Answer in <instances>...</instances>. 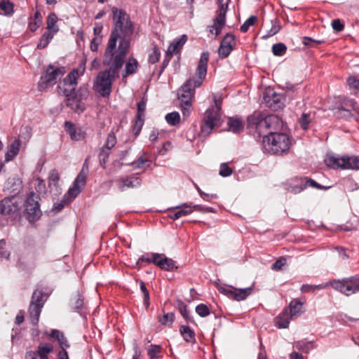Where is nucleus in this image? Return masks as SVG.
<instances>
[{
  "mask_svg": "<svg viewBox=\"0 0 359 359\" xmlns=\"http://www.w3.org/2000/svg\"><path fill=\"white\" fill-rule=\"evenodd\" d=\"M111 12L112 27L104 52L126 59L130 48L135 25L125 10L112 7Z\"/></svg>",
  "mask_w": 359,
  "mask_h": 359,
  "instance_id": "1",
  "label": "nucleus"
},
{
  "mask_svg": "<svg viewBox=\"0 0 359 359\" xmlns=\"http://www.w3.org/2000/svg\"><path fill=\"white\" fill-rule=\"evenodd\" d=\"M86 71V60H84L77 69H73L63 80L64 89L61 86H58L60 93L62 92L66 97V104L76 113H81L86 109L83 100H86L89 95L87 88L81 87L76 90L75 86L77 79L82 76Z\"/></svg>",
  "mask_w": 359,
  "mask_h": 359,
  "instance_id": "2",
  "label": "nucleus"
},
{
  "mask_svg": "<svg viewBox=\"0 0 359 359\" xmlns=\"http://www.w3.org/2000/svg\"><path fill=\"white\" fill-rule=\"evenodd\" d=\"M126 59L111 53L104 52L102 64L106 67L100 71L94 80L93 88L102 97H108L112 90V84L119 77L121 69Z\"/></svg>",
  "mask_w": 359,
  "mask_h": 359,
  "instance_id": "3",
  "label": "nucleus"
},
{
  "mask_svg": "<svg viewBox=\"0 0 359 359\" xmlns=\"http://www.w3.org/2000/svg\"><path fill=\"white\" fill-rule=\"evenodd\" d=\"M209 60V53L203 52L198 61L196 69V78L195 79H189L178 90V99L180 102H192L194 95L195 88L199 87L207 74L208 62Z\"/></svg>",
  "mask_w": 359,
  "mask_h": 359,
  "instance_id": "4",
  "label": "nucleus"
},
{
  "mask_svg": "<svg viewBox=\"0 0 359 359\" xmlns=\"http://www.w3.org/2000/svg\"><path fill=\"white\" fill-rule=\"evenodd\" d=\"M291 146V139L285 133H271L264 135L263 147L266 152L274 155L287 154Z\"/></svg>",
  "mask_w": 359,
  "mask_h": 359,
  "instance_id": "5",
  "label": "nucleus"
},
{
  "mask_svg": "<svg viewBox=\"0 0 359 359\" xmlns=\"http://www.w3.org/2000/svg\"><path fill=\"white\" fill-rule=\"evenodd\" d=\"M330 285L335 290L346 296H351L359 292V276H354L342 279H334L329 283L320 285H313L314 292L323 290Z\"/></svg>",
  "mask_w": 359,
  "mask_h": 359,
  "instance_id": "6",
  "label": "nucleus"
},
{
  "mask_svg": "<svg viewBox=\"0 0 359 359\" xmlns=\"http://www.w3.org/2000/svg\"><path fill=\"white\" fill-rule=\"evenodd\" d=\"M215 105L204 113L201 124V132L204 136L209 135L215 128L222 125L221 101L214 97Z\"/></svg>",
  "mask_w": 359,
  "mask_h": 359,
  "instance_id": "7",
  "label": "nucleus"
},
{
  "mask_svg": "<svg viewBox=\"0 0 359 359\" xmlns=\"http://www.w3.org/2000/svg\"><path fill=\"white\" fill-rule=\"evenodd\" d=\"M58 343L62 348V351L59 352L60 359H69L67 352L65 348L69 346L67 339L64 334H62V337L59 339ZM53 346L50 344H43L38 346L36 351H29L26 353L25 359H50L49 355L53 353Z\"/></svg>",
  "mask_w": 359,
  "mask_h": 359,
  "instance_id": "8",
  "label": "nucleus"
},
{
  "mask_svg": "<svg viewBox=\"0 0 359 359\" xmlns=\"http://www.w3.org/2000/svg\"><path fill=\"white\" fill-rule=\"evenodd\" d=\"M325 162L327 166L333 169H359V156H339L334 154H330L327 155Z\"/></svg>",
  "mask_w": 359,
  "mask_h": 359,
  "instance_id": "9",
  "label": "nucleus"
},
{
  "mask_svg": "<svg viewBox=\"0 0 359 359\" xmlns=\"http://www.w3.org/2000/svg\"><path fill=\"white\" fill-rule=\"evenodd\" d=\"M66 71L65 67H55L50 65L46 71L44 75L41 76V81L39 83V88L44 89L48 86H53L56 83L58 79H60L64 76Z\"/></svg>",
  "mask_w": 359,
  "mask_h": 359,
  "instance_id": "10",
  "label": "nucleus"
},
{
  "mask_svg": "<svg viewBox=\"0 0 359 359\" xmlns=\"http://www.w3.org/2000/svg\"><path fill=\"white\" fill-rule=\"evenodd\" d=\"M39 200V196L34 191H31L27 194L24 206L29 220H34L40 217Z\"/></svg>",
  "mask_w": 359,
  "mask_h": 359,
  "instance_id": "11",
  "label": "nucleus"
},
{
  "mask_svg": "<svg viewBox=\"0 0 359 359\" xmlns=\"http://www.w3.org/2000/svg\"><path fill=\"white\" fill-rule=\"evenodd\" d=\"M118 130V127L115 128H112L110 133L107 135V139L103 144V146L100 149V164L103 165L107 161V158L111 154V149L116 144L117 139L116 136V133Z\"/></svg>",
  "mask_w": 359,
  "mask_h": 359,
  "instance_id": "12",
  "label": "nucleus"
},
{
  "mask_svg": "<svg viewBox=\"0 0 359 359\" xmlns=\"http://www.w3.org/2000/svg\"><path fill=\"white\" fill-rule=\"evenodd\" d=\"M88 172V167L86 165V162H85L81 170L76 177L72 187L68 190L67 193L71 198H74L81 193V189L86 184Z\"/></svg>",
  "mask_w": 359,
  "mask_h": 359,
  "instance_id": "13",
  "label": "nucleus"
},
{
  "mask_svg": "<svg viewBox=\"0 0 359 359\" xmlns=\"http://www.w3.org/2000/svg\"><path fill=\"white\" fill-rule=\"evenodd\" d=\"M227 9V4H222L216 12L217 16L213 20L212 25L209 27L210 33L215 34V36H218L221 33L222 29L225 26Z\"/></svg>",
  "mask_w": 359,
  "mask_h": 359,
  "instance_id": "14",
  "label": "nucleus"
},
{
  "mask_svg": "<svg viewBox=\"0 0 359 359\" xmlns=\"http://www.w3.org/2000/svg\"><path fill=\"white\" fill-rule=\"evenodd\" d=\"M248 127L255 128L259 135L267 133L269 135L268 124L266 123V116H263L259 113H254L248 117Z\"/></svg>",
  "mask_w": 359,
  "mask_h": 359,
  "instance_id": "15",
  "label": "nucleus"
},
{
  "mask_svg": "<svg viewBox=\"0 0 359 359\" xmlns=\"http://www.w3.org/2000/svg\"><path fill=\"white\" fill-rule=\"evenodd\" d=\"M20 203L15 197H6L0 201V214L10 215L19 210Z\"/></svg>",
  "mask_w": 359,
  "mask_h": 359,
  "instance_id": "16",
  "label": "nucleus"
},
{
  "mask_svg": "<svg viewBox=\"0 0 359 359\" xmlns=\"http://www.w3.org/2000/svg\"><path fill=\"white\" fill-rule=\"evenodd\" d=\"M153 264L161 269L168 271H172L177 269L176 262L171 258L167 257L164 254L153 253Z\"/></svg>",
  "mask_w": 359,
  "mask_h": 359,
  "instance_id": "17",
  "label": "nucleus"
},
{
  "mask_svg": "<svg viewBox=\"0 0 359 359\" xmlns=\"http://www.w3.org/2000/svg\"><path fill=\"white\" fill-rule=\"evenodd\" d=\"M236 45L235 36L231 34H227L221 41L218 48V54L221 58L227 57Z\"/></svg>",
  "mask_w": 359,
  "mask_h": 359,
  "instance_id": "18",
  "label": "nucleus"
},
{
  "mask_svg": "<svg viewBox=\"0 0 359 359\" xmlns=\"http://www.w3.org/2000/svg\"><path fill=\"white\" fill-rule=\"evenodd\" d=\"M117 186L121 191H125L126 189H133L140 186L142 179L137 176H130L128 177H120L117 180Z\"/></svg>",
  "mask_w": 359,
  "mask_h": 359,
  "instance_id": "19",
  "label": "nucleus"
},
{
  "mask_svg": "<svg viewBox=\"0 0 359 359\" xmlns=\"http://www.w3.org/2000/svg\"><path fill=\"white\" fill-rule=\"evenodd\" d=\"M65 128L74 141L83 140L86 136V131L81 127L76 126L70 121L65 122Z\"/></svg>",
  "mask_w": 359,
  "mask_h": 359,
  "instance_id": "20",
  "label": "nucleus"
},
{
  "mask_svg": "<svg viewBox=\"0 0 359 359\" xmlns=\"http://www.w3.org/2000/svg\"><path fill=\"white\" fill-rule=\"evenodd\" d=\"M124 65L125 68L121 73L123 78H126L137 72L139 63L134 57H129L128 59L126 58Z\"/></svg>",
  "mask_w": 359,
  "mask_h": 359,
  "instance_id": "21",
  "label": "nucleus"
},
{
  "mask_svg": "<svg viewBox=\"0 0 359 359\" xmlns=\"http://www.w3.org/2000/svg\"><path fill=\"white\" fill-rule=\"evenodd\" d=\"M336 107L342 109H349L351 112L353 111L359 114V107H358L357 102L353 99L339 97Z\"/></svg>",
  "mask_w": 359,
  "mask_h": 359,
  "instance_id": "22",
  "label": "nucleus"
},
{
  "mask_svg": "<svg viewBox=\"0 0 359 359\" xmlns=\"http://www.w3.org/2000/svg\"><path fill=\"white\" fill-rule=\"evenodd\" d=\"M266 123L268 124L269 134L276 133V131L280 130L283 127L282 119L274 114H270L266 116Z\"/></svg>",
  "mask_w": 359,
  "mask_h": 359,
  "instance_id": "23",
  "label": "nucleus"
},
{
  "mask_svg": "<svg viewBox=\"0 0 359 359\" xmlns=\"http://www.w3.org/2000/svg\"><path fill=\"white\" fill-rule=\"evenodd\" d=\"M20 142L19 140H14L8 147L5 154V161L6 162L12 161L19 153Z\"/></svg>",
  "mask_w": 359,
  "mask_h": 359,
  "instance_id": "24",
  "label": "nucleus"
},
{
  "mask_svg": "<svg viewBox=\"0 0 359 359\" xmlns=\"http://www.w3.org/2000/svg\"><path fill=\"white\" fill-rule=\"evenodd\" d=\"M227 125L229 130L233 133H240L243 131L244 128L243 122L239 118L230 117L228 120Z\"/></svg>",
  "mask_w": 359,
  "mask_h": 359,
  "instance_id": "25",
  "label": "nucleus"
},
{
  "mask_svg": "<svg viewBox=\"0 0 359 359\" xmlns=\"http://www.w3.org/2000/svg\"><path fill=\"white\" fill-rule=\"evenodd\" d=\"M43 304H30L29 307V313L31 318L32 323L33 325H36L39 321V318L41 312V309L43 308Z\"/></svg>",
  "mask_w": 359,
  "mask_h": 359,
  "instance_id": "26",
  "label": "nucleus"
},
{
  "mask_svg": "<svg viewBox=\"0 0 359 359\" xmlns=\"http://www.w3.org/2000/svg\"><path fill=\"white\" fill-rule=\"evenodd\" d=\"M70 306L75 311H79L84 307V297L82 294L76 293L70 299Z\"/></svg>",
  "mask_w": 359,
  "mask_h": 359,
  "instance_id": "27",
  "label": "nucleus"
},
{
  "mask_svg": "<svg viewBox=\"0 0 359 359\" xmlns=\"http://www.w3.org/2000/svg\"><path fill=\"white\" fill-rule=\"evenodd\" d=\"M291 317L288 311L285 309L276 318V323L280 328H287L289 326Z\"/></svg>",
  "mask_w": 359,
  "mask_h": 359,
  "instance_id": "28",
  "label": "nucleus"
},
{
  "mask_svg": "<svg viewBox=\"0 0 359 359\" xmlns=\"http://www.w3.org/2000/svg\"><path fill=\"white\" fill-rule=\"evenodd\" d=\"M58 18L55 13H51L48 15L47 18V32H50V33H53L55 35L58 31L59 27L57 25Z\"/></svg>",
  "mask_w": 359,
  "mask_h": 359,
  "instance_id": "29",
  "label": "nucleus"
},
{
  "mask_svg": "<svg viewBox=\"0 0 359 359\" xmlns=\"http://www.w3.org/2000/svg\"><path fill=\"white\" fill-rule=\"evenodd\" d=\"M180 332L185 341L188 343L195 342V332L189 326L182 325Z\"/></svg>",
  "mask_w": 359,
  "mask_h": 359,
  "instance_id": "30",
  "label": "nucleus"
},
{
  "mask_svg": "<svg viewBox=\"0 0 359 359\" xmlns=\"http://www.w3.org/2000/svg\"><path fill=\"white\" fill-rule=\"evenodd\" d=\"M149 153H143L136 161H133L131 165L135 168H142L144 167H149L151 165V161L146 157V156H149Z\"/></svg>",
  "mask_w": 359,
  "mask_h": 359,
  "instance_id": "31",
  "label": "nucleus"
},
{
  "mask_svg": "<svg viewBox=\"0 0 359 359\" xmlns=\"http://www.w3.org/2000/svg\"><path fill=\"white\" fill-rule=\"evenodd\" d=\"M252 288L248 287L243 289L235 288L233 300L242 301L245 299L252 292Z\"/></svg>",
  "mask_w": 359,
  "mask_h": 359,
  "instance_id": "32",
  "label": "nucleus"
},
{
  "mask_svg": "<svg viewBox=\"0 0 359 359\" xmlns=\"http://www.w3.org/2000/svg\"><path fill=\"white\" fill-rule=\"evenodd\" d=\"M0 9L5 15L11 16L14 13V4L10 0H1L0 1Z\"/></svg>",
  "mask_w": 359,
  "mask_h": 359,
  "instance_id": "33",
  "label": "nucleus"
},
{
  "mask_svg": "<svg viewBox=\"0 0 359 359\" xmlns=\"http://www.w3.org/2000/svg\"><path fill=\"white\" fill-rule=\"evenodd\" d=\"M54 37L53 33H50V32H45L44 34L41 36L39 41L37 44L38 49H43L45 48L50 42V41Z\"/></svg>",
  "mask_w": 359,
  "mask_h": 359,
  "instance_id": "34",
  "label": "nucleus"
},
{
  "mask_svg": "<svg viewBox=\"0 0 359 359\" xmlns=\"http://www.w3.org/2000/svg\"><path fill=\"white\" fill-rule=\"evenodd\" d=\"M172 209L178 210L180 217L189 215L193 212L191 203H184L180 205L172 208Z\"/></svg>",
  "mask_w": 359,
  "mask_h": 359,
  "instance_id": "35",
  "label": "nucleus"
},
{
  "mask_svg": "<svg viewBox=\"0 0 359 359\" xmlns=\"http://www.w3.org/2000/svg\"><path fill=\"white\" fill-rule=\"evenodd\" d=\"M302 304L299 301H292L290 304V311H288L291 317H294L302 313Z\"/></svg>",
  "mask_w": 359,
  "mask_h": 359,
  "instance_id": "36",
  "label": "nucleus"
},
{
  "mask_svg": "<svg viewBox=\"0 0 359 359\" xmlns=\"http://www.w3.org/2000/svg\"><path fill=\"white\" fill-rule=\"evenodd\" d=\"M294 347L300 351H302L304 353H308L310 350L313 348V344L310 341L302 340L295 342L294 344Z\"/></svg>",
  "mask_w": 359,
  "mask_h": 359,
  "instance_id": "37",
  "label": "nucleus"
},
{
  "mask_svg": "<svg viewBox=\"0 0 359 359\" xmlns=\"http://www.w3.org/2000/svg\"><path fill=\"white\" fill-rule=\"evenodd\" d=\"M161 348L159 345L151 344L147 350V355L150 359H159Z\"/></svg>",
  "mask_w": 359,
  "mask_h": 359,
  "instance_id": "38",
  "label": "nucleus"
},
{
  "mask_svg": "<svg viewBox=\"0 0 359 359\" xmlns=\"http://www.w3.org/2000/svg\"><path fill=\"white\" fill-rule=\"evenodd\" d=\"M280 29V25L276 21H271V27L269 29L266 33L262 36V39H269L275 34H276Z\"/></svg>",
  "mask_w": 359,
  "mask_h": 359,
  "instance_id": "39",
  "label": "nucleus"
},
{
  "mask_svg": "<svg viewBox=\"0 0 359 359\" xmlns=\"http://www.w3.org/2000/svg\"><path fill=\"white\" fill-rule=\"evenodd\" d=\"M303 180L305 184V188L311 187L320 190H327L330 188V187L323 186L315 180L308 177H303Z\"/></svg>",
  "mask_w": 359,
  "mask_h": 359,
  "instance_id": "40",
  "label": "nucleus"
},
{
  "mask_svg": "<svg viewBox=\"0 0 359 359\" xmlns=\"http://www.w3.org/2000/svg\"><path fill=\"white\" fill-rule=\"evenodd\" d=\"M167 123L170 126H176L180 123V116L177 111L168 113L165 116Z\"/></svg>",
  "mask_w": 359,
  "mask_h": 359,
  "instance_id": "41",
  "label": "nucleus"
},
{
  "mask_svg": "<svg viewBox=\"0 0 359 359\" xmlns=\"http://www.w3.org/2000/svg\"><path fill=\"white\" fill-rule=\"evenodd\" d=\"M175 315L173 313H167L158 319L159 323L164 326H170L174 322Z\"/></svg>",
  "mask_w": 359,
  "mask_h": 359,
  "instance_id": "42",
  "label": "nucleus"
},
{
  "mask_svg": "<svg viewBox=\"0 0 359 359\" xmlns=\"http://www.w3.org/2000/svg\"><path fill=\"white\" fill-rule=\"evenodd\" d=\"M287 47L283 43L273 44L272 46V53L276 56H282L286 53Z\"/></svg>",
  "mask_w": 359,
  "mask_h": 359,
  "instance_id": "43",
  "label": "nucleus"
},
{
  "mask_svg": "<svg viewBox=\"0 0 359 359\" xmlns=\"http://www.w3.org/2000/svg\"><path fill=\"white\" fill-rule=\"evenodd\" d=\"M311 121V117L310 113H303L299 118L300 126L304 130H306L309 128Z\"/></svg>",
  "mask_w": 359,
  "mask_h": 359,
  "instance_id": "44",
  "label": "nucleus"
},
{
  "mask_svg": "<svg viewBox=\"0 0 359 359\" xmlns=\"http://www.w3.org/2000/svg\"><path fill=\"white\" fill-rule=\"evenodd\" d=\"M196 312L202 318H205L210 313L209 307L205 304H199L197 305L196 307Z\"/></svg>",
  "mask_w": 359,
  "mask_h": 359,
  "instance_id": "45",
  "label": "nucleus"
},
{
  "mask_svg": "<svg viewBox=\"0 0 359 359\" xmlns=\"http://www.w3.org/2000/svg\"><path fill=\"white\" fill-rule=\"evenodd\" d=\"M257 21V18L255 15H251L241 26V28H240L241 31L243 32H246L249 29L250 27L254 25Z\"/></svg>",
  "mask_w": 359,
  "mask_h": 359,
  "instance_id": "46",
  "label": "nucleus"
},
{
  "mask_svg": "<svg viewBox=\"0 0 359 359\" xmlns=\"http://www.w3.org/2000/svg\"><path fill=\"white\" fill-rule=\"evenodd\" d=\"M140 290L142 292V297H143L144 304L145 306L147 308H148L150 304L149 291L147 289L145 284L142 281H140Z\"/></svg>",
  "mask_w": 359,
  "mask_h": 359,
  "instance_id": "47",
  "label": "nucleus"
},
{
  "mask_svg": "<svg viewBox=\"0 0 359 359\" xmlns=\"http://www.w3.org/2000/svg\"><path fill=\"white\" fill-rule=\"evenodd\" d=\"M43 293L41 290H36L33 294H32V301H31V303L30 304H43Z\"/></svg>",
  "mask_w": 359,
  "mask_h": 359,
  "instance_id": "48",
  "label": "nucleus"
},
{
  "mask_svg": "<svg viewBox=\"0 0 359 359\" xmlns=\"http://www.w3.org/2000/svg\"><path fill=\"white\" fill-rule=\"evenodd\" d=\"M180 107L183 116L188 117L191 111L192 102L187 100L185 102H180Z\"/></svg>",
  "mask_w": 359,
  "mask_h": 359,
  "instance_id": "49",
  "label": "nucleus"
},
{
  "mask_svg": "<svg viewBox=\"0 0 359 359\" xmlns=\"http://www.w3.org/2000/svg\"><path fill=\"white\" fill-rule=\"evenodd\" d=\"M300 180L301 182L299 184L290 185L287 188L288 191L297 194L304 191L306 188L303 178H301Z\"/></svg>",
  "mask_w": 359,
  "mask_h": 359,
  "instance_id": "50",
  "label": "nucleus"
},
{
  "mask_svg": "<svg viewBox=\"0 0 359 359\" xmlns=\"http://www.w3.org/2000/svg\"><path fill=\"white\" fill-rule=\"evenodd\" d=\"M33 184L36 192L41 194L46 191V183L44 180L36 178L33 181Z\"/></svg>",
  "mask_w": 359,
  "mask_h": 359,
  "instance_id": "51",
  "label": "nucleus"
},
{
  "mask_svg": "<svg viewBox=\"0 0 359 359\" xmlns=\"http://www.w3.org/2000/svg\"><path fill=\"white\" fill-rule=\"evenodd\" d=\"M235 288L234 287H232V286H221L218 288V290L225 294L226 296H227L229 298H231L232 299H233V297H234V293H235Z\"/></svg>",
  "mask_w": 359,
  "mask_h": 359,
  "instance_id": "52",
  "label": "nucleus"
},
{
  "mask_svg": "<svg viewBox=\"0 0 359 359\" xmlns=\"http://www.w3.org/2000/svg\"><path fill=\"white\" fill-rule=\"evenodd\" d=\"M60 180V175L56 170H52L48 176L49 186H57Z\"/></svg>",
  "mask_w": 359,
  "mask_h": 359,
  "instance_id": "53",
  "label": "nucleus"
},
{
  "mask_svg": "<svg viewBox=\"0 0 359 359\" xmlns=\"http://www.w3.org/2000/svg\"><path fill=\"white\" fill-rule=\"evenodd\" d=\"M334 114L338 118H348L352 116V112L349 109H341L339 107H334Z\"/></svg>",
  "mask_w": 359,
  "mask_h": 359,
  "instance_id": "54",
  "label": "nucleus"
},
{
  "mask_svg": "<svg viewBox=\"0 0 359 359\" xmlns=\"http://www.w3.org/2000/svg\"><path fill=\"white\" fill-rule=\"evenodd\" d=\"M346 83L349 88L359 90V79L356 76L352 75L348 76L346 80Z\"/></svg>",
  "mask_w": 359,
  "mask_h": 359,
  "instance_id": "55",
  "label": "nucleus"
},
{
  "mask_svg": "<svg viewBox=\"0 0 359 359\" xmlns=\"http://www.w3.org/2000/svg\"><path fill=\"white\" fill-rule=\"evenodd\" d=\"M147 106V100L142 98L140 102L137 103V111L136 116L144 117L145 116Z\"/></svg>",
  "mask_w": 359,
  "mask_h": 359,
  "instance_id": "56",
  "label": "nucleus"
},
{
  "mask_svg": "<svg viewBox=\"0 0 359 359\" xmlns=\"http://www.w3.org/2000/svg\"><path fill=\"white\" fill-rule=\"evenodd\" d=\"M160 56V51L157 49V48L154 47L149 55L148 61L151 64H155L159 60Z\"/></svg>",
  "mask_w": 359,
  "mask_h": 359,
  "instance_id": "57",
  "label": "nucleus"
},
{
  "mask_svg": "<svg viewBox=\"0 0 359 359\" xmlns=\"http://www.w3.org/2000/svg\"><path fill=\"white\" fill-rule=\"evenodd\" d=\"M179 309H180L181 315L187 321H191L192 320V318L189 315V311L188 310L187 306L184 303L180 302L179 304Z\"/></svg>",
  "mask_w": 359,
  "mask_h": 359,
  "instance_id": "58",
  "label": "nucleus"
},
{
  "mask_svg": "<svg viewBox=\"0 0 359 359\" xmlns=\"http://www.w3.org/2000/svg\"><path fill=\"white\" fill-rule=\"evenodd\" d=\"M232 169L226 163H222L220 165L219 175L222 177H229L232 174Z\"/></svg>",
  "mask_w": 359,
  "mask_h": 359,
  "instance_id": "59",
  "label": "nucleus"
},
{
  "mask_svg": "<svg viewBox=\"0 0 359 359\" xmlns=\"http://www.w3.org/2000/svg\"><path fill=\"white\" fill-rule=\"evenodd\" d=\"M191 206L193 208V212L194 211H198L203 213H207V212H215L214 208L208 206H203L201 205H193L191 203Z\"/></svg>",
  "mask_w": 359,
  "mask_h": 359,
  "instance_id": "60",
  "label": "nucleus"
},
{
  "mask_svg": "<svg viewBox=\"0 0 359 359\" xmlns=\"http://www.w3.org/2000/svg\"><path fill=\"white\" fill-rule=\"evenodd\" d=\"M42 23V20H34L32 19V17H30L29 18V23H28V27H29V29L34 32H35L41 25Z\"/></svg>",
  "mask_w": 359,
  "mask_h": 359,
  "instance_id": "61",
  "label": "nucleus"
},
{
  "mask_svg": "<svg viewBox=\"0 0 359 359\" xmlns=\"http://www.w3.org/2000/svg\"><path fill=\"white\" fill-rule=\"evenodd\" d=\"M102 41V36H94V38L91 40L90 42V50L93 52H97L98 50V48Z\"/></svg>",
  "mask_w": 359,
  "mask_h": 359,
  "instance_id": "62",
  "label": "nucleus"
},
{
  "mask_svg": "<svg viewBox=\"0 0 359 359\" xmlns=\"http://www.w3.org/2000/svg\"><path fill=\"white\" fill-rule=\"evenodd\" d=\"M144 118L136 116V121L134 125L135 135H137L140 133L142 126L144 124Z\"/></svg>",
  "mask_w": 359,
  "mask_h": 359,
  "instance_id": "63",
  "label": "nucleus"
},
{
  "mask_svg": "<svg viewBox=\"0 0 359 359\" xmlns=\"http://www.w3.org/2000/svg\"><path fill=\"white\" fill-rule=\"evenodd\" d=\"M172 148L171 142L168 141L165 142L162 147L159 148L158 149V155H165L168 151H170Z\"/></svg>",
  "mask_w": 359,
  "mask_h": 359,
  "instance_id": "64",
  "label": "nucleus"
}]
</instances>
